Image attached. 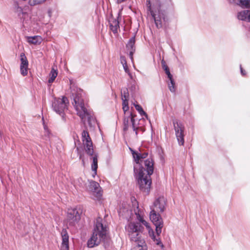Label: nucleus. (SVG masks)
<instances>
[{
    "label": "nucleus",
    "mask_w": 250,
    "mask_h": 250,
    "mask_svg": "<svg viewBox=\"0 0 250 250\" xmlns=\"http://www.w3.org/2000/svg\"><path fill=\"white\" fill-rule=\"evenodd\" d=\"M71 89L74 101L73 104L77 111V115L84 123L87 121L90 127L96 124V120L93 112L90 109H88L86 105L84 103V92L82 89L73 85L71 87Z\"/></svg>",
    "instance_id": "nucleus-1"
},
{
    "label": "nucleus",
    "mask_w": 250,
    "mask_h": 250,
    "mask_svg": "<svg viewBox=\"0 0 250 250\" xmlns=\"http://www.w3.org/2000/svg\"><path fill=\"white\" fill-rule=\"evenodd\" d=\"M136 218L139 222H131L128 223L125 227V231L130 241L135 243L137 250H147L145 242L141 237V233L143 231L144 227L149 228L148 223L144 219L141 214L135 212Z\"/></svg>",
    "instance_id": "nucleus-2"
},
{
    "label": "nucleus",
    "mask_w": 250,
    "mask_h": 250,
    "mask_svg": "<svg viewBox=\"0 0 250 250\" xmlns=\"http://www.w3.org/2000/svg\"><path fill=\"white\" fill-rule=\"evenodd\" d=\"M146 6L149 12L154 21L157 28L167 26L168 18L166 12L162 8H167L172 5L171 0H146Z\"/></svg>",
    "instance_id": "nucleus-3"
},
{
    "label": "nucleus",
    "mask_w": 250,
    "mask_h": 250,
    "mask_svg": "<svg viewBox=\"0 0 250 250\" xmlns=\"http://www.w3.org/2000/svg\"><path fill=\"white\" fill-rule=\"evenodd\" d=\"M144 166L146 169H138V165L134 166V173L140 190L148 194L151 184L150 176L154 171V162L147 159L145 161Z\"/></svg>",
    "instance_id": "nucleus-4"
},
{
    "label": "nucleus",
    "mask_w": 250,
    "mask_h": 250,
    "mask_svg": "<svg viewBox=\"0 0 250 250\" xmlns=\"http://www.w3.org/2000/svg\"><path fill=\"white\" fill-rule=\"evenodd\" d=\"M107 231V226L105 220L101 217L97 218L93 234L87 241L88 247L92 248L98 246L102 240L105 238Z\"/></svg>",
    "instance_id": "nucleus-5"
},
{
    "label": "nucleus",
    "mask_w": 250,
    "mask_h": 250,
    "mask_svg": "<svg viewBox=\"0 0 250 250\" xmlns=\"http://www.w3.org/2000/svg\"><path fill=\"white\" fill-rule=\"evenodd\" d=\"M69 101L65 96L54 98L52 103V108L54 112L64 119L65 112L68 110Z\"/></svg>",
    "instance_id": "nucleus-6"
},
{
    "label": "nucleus",
    "mask_w": 250,
    "mask_h": 250,
    "mask_svg": "<svg viewBox=\"0 0 250 250\" xmlns=\"http://www.w3.org/2000/svg\"><path fill=\"white\" fill-rule=\"evenodd\" d=\"M132 125L133 131L135 132V134L137 136L139 131H144V128L139 125V121L135 120L134 117L131 112H128L125 114L123 120V129L124 131H126L129 127Z\"/></svg>",
    "instance_id": "nucleus-7"
},
{
    "label": "nucleus",
    "mask_w": 250,
    "mask_h": 250,
    "mask_svg": "<svg viewBox=\"0 0 250 250\" xmlns=\"http://www.w3.org/2000/svg\"><path fill=\"white\" fill-rule=\"evenodd\" d=\"M31 0H18L14 1V12L17 15L18 18L20 19L21 22L22 23V25L24 26L25 23H27V21L29 20V16L28 14L23 10L21 5L20 2L21 1H30Z\"/></svg>",
    "instance_id": "nucleus-8"
},
{
    "label": "nucleus",
    "mask_w": 250,
    "mask_h": 250,
    "mask_svg": "<svg viewBox=\"0 0 250 250\" xmlns=\"http://www.w3.org/2000/svg\"><path fill=\"white\" fill-rule=\"evenodd\" d=\"M81 211L76 208L68 209L66 218L67 225L69 227H75L81 219Z\"/></svg>",
    "instance_id": "nucleus-9"
},
{
    "label": "nucleus",
    "mask_w": 250,
    "mask_h": 250,
    "mask_svg": "<svg viewBox=\"0 0 250 250\" xmlns=\"http://www.w3.org/2000/svg\"><path fill=\"white\" fill-rule=\"evenodd\" d=\"M157 211L151 209L149 214L150 219L153 222L156 227V232L159 235L162 232V228L163 227L162 218Z\"/></svg>",
    "instance_id": "nucleus-10"
},
{
    "label": "nucleus",
    "mask_w": 250,
    "mask_h": 250,
    "mask_svg": "<svg viewBox=\"0 0 250 250\" xmlns=\"http://www.w3.org/2000/svg\"><path fill=\"white\" fill-rule=\"evenodd\" d=\"M173 124L178 144L181 146H183L185 143V126L181 122L177 121H174Z\"/></svg>",
    "instance_id": "nucleus-11"
},
{
    "label": "nucleus",
    "mask_w": 250,
    "mask_h": 250,
    "mask_svg": "<svg viewBox=\"0 0 250 250\" xmlns=\"http://www.w3.org/2000/svg\"><path fill=\"white\" fill-rule=\"evenodd\" d=\"M132 154L133 155V159L135 162L134 166L138 165V169H146L144 166L145 161L147 159H152L151 158H147L148 153L147 152L141 153L137 152L133 150H131Z\"/></svg>",
    "instance_id": "nucleus-12"
},
{
    "label": "nucleus",
    "mask_w": 250,
    "mask_h": 250,
    "mask_svg": "<svg viewBox=\"0 0 250 250\" xmlns=\"http://www.w3.org/2000/svg\"><path fill=\"white\" fill-rule=\"evenodd\" d=\"M82 139L85 150L87 154L93 156V148L92 142L87 131L83 130L82 133Z\"/></svg>",
    "instance_id": "nucleus-13"
},
{
    "label": "nucleus",
    "mask_w": 250,
    "mask_h": 250,
    "mask_svg": "<svg viewBox=\"0 0 250 250\" xmlns=\"http://www.w3.org/2000/svg\"><path fill=\"white\" fill-rule=\"evenodd\" d=\"M89 188L92 192L93 199L96 200H100L102 196V191L99 183L94 181H90Z\"/></svg>",
    "instance_id": "nucleus-14"
},
{
    "label": "nucleus",
    "mask_w": 250,
    "mask_h": 250,
    "mask_svg": "<svg viewBox=\"0 0 250 250\" xmlns=\"http://www.w3.org/2000/svg\"><path fill=\"white\" fill-rule=\"evenodd\" d=\"M166 204V199L164 197H160L154 201L151 209L155 210L158 212H162L165 209Z\"/></svg>",
    "instance_id": "nucleus-15"
},
{
    "label": "nucleus",
    "mask_w": 250,
    "mask_h": 250,
    "mask_svg": "<svg viewBox=\"0 0 250 250\" xmlns=\"http://www.w3.org/2000/svg\"><path fill=\"white\" fill-rule=\"evenodd\" d=\"M61 234L62 242L60 250H69V235L66 229H62Z\"/></svg>",
    "instance_id": "nucleus-16"
},
{
    "label": "nucleus",
    "mask_w": 250,
    "mask_h": 250,
    "mask_svg": "<svg viewBox=\"0 0 250 250\" xmlns=\"http://www.w3.org/2000/svg\"><path fill=\"white\" fill-rule=\"evenodd\" d=\"M135 40V37H133L130 39L126 44V48L129 51V55L131 61L133 62V55L135 52V49L134 47Z\"/></svg>",
    "instance_id": "nucleus-17"
},
{
    "label": "nucleus",
    "mask_w": 250,
    "mask_h": 250,
    "mask_svg": "<svg viewBox=\"0 0 250 250\" xmlns=\"http://www.w3.org/2000/svg\"><path fill=\"white\" fill-rule=\"evenodd\" d=\"M237 18L239 20L250 22V10H244L238 12Z\"/></svg>",
    "instance_id": "nucleus-18"
},
{
    "label": "nucleus",
    "mask_w": 250,
    "mask_h": 250,
    "mask_svg": "<svg viewBox=\"0 0 250 250\" xmlns=\"http://www.w3.org/2000/svg\"><path fill=\"white\" fill-rule=\"evenodd\" d=\"M131 211L130 208L128 205H125V206L122 205V207L119 209L118 213L120 216L127 218L131 214Z\"/></svg>",
    "instance_id": "nucleus-19"
},
{
    "label": "nucleus",
    "mask_w": 250,
    "mask_h": 250,
    "mask_svg": "<svg viewBox=\"0 0 250 250\" xmlns=\"http://www.w3.org/2000/svg\"><path fill=\"white\" fill-rule=\"evenodd\" d=\"M43 39L40 36H34L27 37V41L30 44L35 45L41 43Z\"/></svg>",
    "instance_id": "nucleus-20"
},
{
    "label": "nucleus",
    "mask_w": 250,
    "mask_h": 250,
    "mask_svg": "<svg viewBox=\"0 0 250 250\" xmlns=\"http://www.w3.org/2000/svg\"><path fill=\"white\" fill-rule=\"evenodd\" d=\"M109 24L111 30L113 33H117L119 28V21L115 19H111L109 21Z\"/></svg>",
    "instance_id": "nucleus-21"
},
{
    "label": "nucleus",
    "mask_w": 250,
    "mask_h": 250,
    "mask_svg": "<svg viewBox=\"0 0 250 250\" xmlns=\"http://www.w3.org/2000/svg\"><path fill=\"white\" fill-rule=\"evenodd\" d=\"M58 75V72L56 69L53 67L49 74V78L48 79V83H52Z\"/></svg>",
    "instance_id": "nucleus-22"
},
{
    "label": "nucleus",
    "mask_w": 250,
    "mask_h": 250,
    "mask_svg": "<svg viewBox=\"0 0 250 250\" xmlns=\"http://www.w3.org/2000/svg\"><path fill=\"white\" fill-rule=\"evenodd\" d=\"M92 164L91 165L92 170L94 172V174H97V169L98 168V159L97 156L94 155L92 156Z\"/></svg>",
    "instance_id": "nucleus-23"
},
{
    "label": "nucleus",
    "mask_w": 250,
    "mask_h": 250,
    "mask_svg": "<svg viewBox=\"0 0 250 250\" xmlns=\"http://www.w3.org/2000/svg\"><path fill=\"white\" fill-rule=\"evenodd\" d=\"M21 67H28V62L27 58L24 53H21Z\"/></svg>",
    "instance_id": "nucleus-24"
},
{
    "label": "nucleus",
    "mask_w": 250,
    "mask_h": 250,
    "mask_svg": "<svg viewBox=\"0 0 250 250\" xmlns=\"http://www.w3.org/2000/svg\"><path fill=\"white\" fill-rule=\"evenodd\" d=\"M238 5L243 8H250V0H239Z\"/></svg>",
    "instance_id": "nucleus-25"
},
{
    "label": "nucleus",
    "mask_w": 250,
    "mask_h": 250,
    "mask_svg": "<svg viewBox=\"0 0 250 250\" xmlns=\"http://www.w3.org/2000/svg\"><path fill=\"white\" fill-rule=\"evenodd\" d=\"M128 100H125V99L122 100L123 109L125 114H126V113L129 112L128 111L129 106L128 105Z\"/></svg>",
    "instance_id": "nucleus-26"
},
{
    "label": "nucleus",
    "mask_w": 250,
    "mask_h": 250,
    "mask_svg": "<svg viewBox=\"0 0 250 250\" xmlns=\"http://www.w3.org/2000/svg\"><path fill=\"white\" fill-rule=\"evenodd\" d=\"M169 82L168 83V86L169 90L171 92H175V82L173 78H172L171 79H169Z\"/></svg>",
    "instance_id": "nucleus-27"
},
{
    "label": "nucleus",
    "mask_w": 250,
    "mask_h": 250,
    "mask_svg": "<svg viewBox=\"0 0 250 250\" xmlns=\"http://www.w3.org/2000/svg\"><path fill=\"white\" fill-rule=\"evenodd\" d=\"M46 0H31L28 1V4L30 6H35L44 2Z\"/></svg>",
    "instance_id": "nucleus-28"
},
{
    "label": "nucleus",
    "mask_w": 250,
    "mask_h": 250,
    "mask_svg": "<svg viewBox=\"0 0 250 250\" xmlns=\"http://www.w3.org/2000/svg\"><path fill=\"white\" fill-rule=\"evenodd\" d=\"M121 94H122V100H128V90L126 88H125L121 90Z\"/></svg>",
    "instance_id": "nucleus-29"
},
{
    "label": "nucleus",
    "mask_w": 250,
    "mask_h": 250,
    "mask_svg": "<svg viewBox=\"0 0 250 250\" xmlns=\"http://www.w3.org/2000/svg\"><path fill=\"white\" fill-rule=\"evenodd\" d=\"M135 108L139 112V113L141 115H145L146 117L147 116V115L146 114V112L143 110L142 107L140 105H138V104H137V105H135Z\"/></svg>",
    "instance_id": "nucleus-30"
},
{
    "label": "nucleus",
    "mask_w": 250,
    "mask_h": 250,
    "mask_svg": "<svg viewBox=\"0 0 250 250\" xmlns=\"http://www.w3.org/2000/svg\"><path fill=\"white\" fill-rule=\"evenodd\" d=\"M20 71L21 74L23 76H26L28 73V67H21Z\"/></svg>",
    "instance_id": "nucleus-31"
},
{
    "label": "nucleus",
    "mask_w": 250,
    "mask_h": 250,
    "mask_svg": "<svg viewBox=\"0 0 250 250\" xmlns=\"http://www.w3.org/2000/svg\"><path fill=\"white\" fill-rule=\"evenodd\" d=\"M130 90L132 91L135 92L138 89V86L137 85L136 82L134 83V82H131V85L130 87Z\"/></svg>",
    "instance_id": "nucleus-32"
},
{
    "label": "nucleus",
    "mask_w": 250,
    "mask_h": 250,
    "mask_svg": "<svg viewBox=\"0 0 250 250\" xmlns=\"http://www.w3.org/2000/svg\"><path fill=\"white\" fill-rule=\"evenodd\" d=\"M151 237L157 245H159L160 244H161V241L160 240L159 238L157 239L156 237V236L154 235V234H153Z\"/></svg>",
    "instance_id": "nucleus-33"
},
{
    "label": "nucleus",
    "mask_w": 250,
    "mask_h": 250,
    "mask_svg": "<svg viewBox=\"0 0 250 250\" xmlns=\"http://www.w3.org/2000/svg\"><path fill=\"white\" fill-rule=\"evenodd\" d=\"M121 62L123 65L127 64L126 59L124 56H121L120 58Z\"/></svg>",
    "instance_id": "nucleus-34"
},
{
    "label": "nucleus",
    "mask_w": 250,
    "mask_h": 250,
    "mask_svg": "<svg viewBox=\"0 0 250 250\" xmlns=\"http://www.w3.org/2000/svg\"><path fill=\"white\" fill-rule=\"evenodd\" d=\"M128 75L129 76L130 79L132 81V82H134V83H135V76L134 75H133L132 73H131L130 72H128V73H127Z\"/></svg>",
    "instance_id": "nucleus-35"
},
{
    "label": "nucleus",
    "mask_w": 250,
    "mask_h": 250,
    "mask_svg": "<svg viewBox=\"0 0 250 250\" xmlns=\"http://www.w3.org/2000/svg\"><path fill=\"white\" fill-rule=\"evenodd\" d=\"M240 71H241V74L242 76H245L246 74V72L245 71V70H244L242 67V65L241 64H240Z\"/></svg>",
    "instance_id": "nucleus-36"
},
{
    "label": "nucleus",
    "mask_w": 250,
    "mask_h": 250,
    "mask_svg": "<svg viewBox=\"0 0 250 250\" xmlns=\"http://www.w3.org/2000/svg\"><path fill=\"white\" fill-rule=\"evenodd\" d=\"M166 74L167 75V77L169 79H171L172 75L170 74L169 70L165 71Z\"/></svg>",
    "instance_id": "nucleus-37"
},
{
    "label": "nucleus",
    "mask_w": 250,
    "mask_h": 250,
    "mask_svg": "<svg viewBox=\"0 0 250 250\" xmlns=\"http://www.w3.org/2000/svg\"><path fill=\"white\" fill-rule=\"evenodd\" d=\"M123 66L124 69L126 73H128V72H130L128 67V66H127V64H125V65H123Z\"/></svg>",
    "instance_id": "nucleus-38"
},
{
    "label": "nucleus",
    "mask_w": 250,
    "mask_h": 250,
    "mask_svg": "<svg viewBox=\"0 0 250 250\" xmlns=\"http://www.w3.org/2000/svg\"><path fill=\"white\" fill-rule=\"evenodd\" d=\"M229 3H235L238 5L239 0H228Z\"/></svg>",
    "instance_id": "nucleus-39"
},
{
    "label": "nucleus",
    "mask_w": 250,
    "mask_h": 250,
    "mask_svg": "<svg viewBox=\"0 0 250 250\" xmlns=\"http://www.w3.org/2000/svg\"><path fill=\"white\" fill-rule=\"evenodd\" d=\"M162 66H163V65H164H164H166V62H165L164 60H163V61H162Z\"/></svg>",
    "instance_id": "nucleus-40"
},
{
    "label": "nucleus",
    "mask_w": 250,
    "mask_h": 250,
    "mask_svg": "<svg viewBox=\"0 0 250 250\" xmlns=\"http://www.w3.org/2000/svg\"><path fill=\"white\" fill-rule=\"evenodd\" d=\"M164 70L165 71L168 70L169 68H168V66H166V68H165Z\"/></svg>",
    "instance_id": "nucleus-41"
},
{
    "label": "nucleus",
    "mask_w": 250,
    "mask_h": 250,
    "mask_svg": "<svg viewBox=\"0 0 250 250\" xmlns=\"http://www.w3.org/2000/svg\"><path fill=\"white\" fill-rule=\"evenodd\" d=\"M166 66H167V65H164V64L163 65V68L164 69H165V68H166Z\"/></svg>",
    "instance_id": "nucleus-42"
},
{
    "label": "nucleus",
    "mask_w": 250,
    "mask_h": 250,
    "mask_svg": "<svg viewBox=\"0 0 250 250\" xmlns=\"http://www.w3.org/2000/svg\"><path fill=\"white\" fill-rule=\"evenodd\" d=\"M80 159H82V155H80Z\"/></svg>",
    "instance_id": "nucleus-43"
},
{
    "label": "nucleus",
    "mask_w": 250,
    "mask_h": 250,
    "mask_svg": "<svg viewBox=\"0 0 250 250\" xmlns=\"http://www.w3.org/2000/svg\"><path fill=\"white\" fill-rule=\"evenodd\" d=\"M46 133H47V135H49V133L48 132V131H47V132H46Z\"/></svg>",
    "instance_id": "nucleus-44"
},
{
    "label": "nucleus",
    "mask_w": 250,
    "mask_h": 250,
    "mask_svg": "<svg viewBox=\"0 0 250 250\" xmlns=\"http://www.w3.org/2000/svg\"><path fill=\"white\" fill-rule=\"evenodd\" d=\"M82 161H83V165H84V160H83Z\"/></svg>",
    "instance_id": "nucleus-45"
}]
</instances>
